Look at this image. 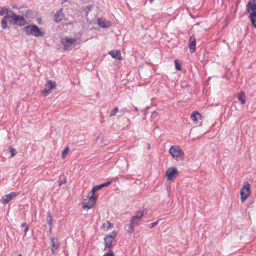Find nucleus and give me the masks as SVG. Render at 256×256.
<instances>
[{"mask_svg":"<svg viewBox=\"0 0 256 256\" xmlns=\"http://www.w3.org/2000/svg\"><path fill=\"white\" fill-rule=\"evenodd\" d=\"M148 213L146 209L138 210L136 211L134 214L131 218L130 223L128 224L127 232L129 234H132L134 232V228L138 226L142 222V218Z\"/></svg>","mask_w":256,"mask_h":256,"instance_id":"1","label":"nucleus"},{"mask_svg":"<svg viewBox=\"0 0 256 256\" xmlns=\"http://www.w3.org/2000/svg\"><path fill=\"white\" fill-rule=\"evenodd\" d=\"M24 30L26 35H31L35 37H43L45 34V32L36 24L26 26L24 27Z\"/></svg>","mask_w":256,"mask_h":256,"instance_id":"2","label":"nucleus"},{"mask_svg":"<svg viewBox=\"0 0 256 256\" xmlns=\"http://www.w3.org/2000/svg\"><path fill=\"white\" fill-rule=\"evenodd\" d=\"M81 42L82 40L80 38H72L68 36L61 40V42L64 46V50H71L72 46L79 44Z\"/></svg>","mask_w":256,"mask_h":256,"instance_id":"3","label":"nucleus"},{"mask_svg":"<svg viewBox=\"0 0 256 256\" xmlns=\"http://www.w3.org/2000/svg\"><path fill=\"white\" fill-rule=\"evenodd\" d=\"M246 10L250 14L249 18L252 25L256 28V3L254 0L249 1L246 5Z\"/></svg>","mask_w":256,"mask_h":256,"instance_id":"4","label":"nucleus"},{"mask_svg":"<svg viewBox=\"0 0 256 256\" xmlns=\"http://www.w3.org/2000/svg\"><path fill=\"white\" fill-rule=\"evenodd\" d=\"M10 18L9 22L11 24L19 26H23L26 24V21L23 16L17 15L12 10H10Z\"/></svg>","mask_w":256,"mask_h":256,"instance_id":"5","label":"nucleus"},{"mask_svg":"<svg viewBox=\"0 0 256 256\" xmlns=\"http://www.w3.org/2000/svg\"><path fill=\"white\" fill-rule=\"evenodd\" d=\"M98 195L95 194L94 193H92V191L89 192L88 196V200H84V204L83 206L84 208H91L94 205L96 200L98 198Z\"/></svg>","mask_w":256,"mask_h":256,"instance_id":"6","label":"nucleus"},{"mask_svg":"<svg viewBox=\"0 0 256 256\" xmlns=\"http://www.w3.org/2000/svg\"><path fill=\"white\" fill-rule=\"evenodd\" d=\"M169 152L176 160H182L184 154L180 148L177 146H172L169 150Z\"/></svg>","mask_w":256,"mask_h":256,"instance_id":"7","label":"nucleus"},{"mask_svg":"<svg viewBox=\"0 0 256 256\" xmlns=\"http://www.w3.org/2000/svg\"><path fill=\"white\" fill-rule=\"evenodd\" d=\"M250 194V184L246 182H244L243 187L240 190V198L244 202Z\"/></svg>","mask_w":256,"mask_h":256,"instance_id":"8","label":"nucleus"},{"mask_svg":"<svg viewBox=\"0 0 256 256\" xmlns=\"http://www.w3.org/2000/svg\"><path fill=\"white\" fill-rule=\"evenodd\" d=\"M178 171L176 168H168L166 172L168 180L174 179L178 175Z\"/></svg>","mask_w":256,"mask_h":256,"instance_id":"9","label":"nucleus"},{"mask_svg":"<svg viewBox=\"0 0 256 256\" xmlns=\"http://www.w3.org/2000/svg\"><path fill=\"white\" fill-rule=\"evenodd\" d=\"M56 82L49 80L48 81L46 85V88L43 90L42 93L44 94H49L56 88Z\"/></svg>","mask_w":256,"mask_h":256,"instance_id":"10","label":"nucleus"},{"mask_svg":"<svg viewBox=\"0 0 256 256\" xmlns=\"http://www.w3.org/2000/svg\"><path fill=\"white\" fill-rule=\"evenodd\" d=\"M19 193L18 192H12L4 196L1 200V202L4 204H8L12 200L18 195Z\"/></svg>","mask_w":256,"mask_h":256,"instance_id":"11","label":"nucleus"},{"mask_svg":"<svg viewBox=\"0 0 256 256\" xmlns=\"http://www.w3.org/2000/svg\"><path fill=\"white\" fill-rule=\"evenodd\" d=\"M50 240L52 247L51 251L52 254H54L56 250L59 249L60 243L58 241V239L55 237L52 238Z\"/></svg>","mask_w":256,"mask_h":256,"instance_id":"12","label":"nucleus"},{"mask_svg":"<svg viewBox=\"0 0 256 256\" xmlns=\"http://www.w3.org/2000/svg\"><path fill=\"white\" fill-rule=\"evenodd\" d=\"M116 234L114 232V236H108L104 238L105 244V249L107 248H112L113 246L112 244L113 240L116 236Z\"/></svg>","mask_w":256,"mask_h":256,"instance_id":"13","label":"nucleus"},{"mask_svg":"<svg viewBox=\"0 0 256 256\" xmlns=\"http://www.w3.org/2000/svg\"><path fill=\"white\" fill-rule=\"evenodd\" d=\"M188 46L190 49V52L193 53L196 48V40L194 36H191L190 38Z\"/></svg>","mask_w":256,"mask_h":256,"instance_id":"14","label":"nucleus"},{"mask_svg":"<svg viewBox=\"0 0 256 256\" xmlns=\"http://www.w3.org/2000/svg\"><path fill=\"white\" fill-rule=\"evenodd\" d=\"M190 118L196 124H197L201 120L202 115L198 112H194L192 114Z\"/></svg>","mask_w":256,"mask_h":256,"instance_id":"15","label":"nucleus"},{"mask_svg":"<svg viewBox=\"0 0 256 256\" xmlns=\"http://www.w3.org/2000/svg\"><path fill=\"white\" fill-rule=\"evenodd\" d=\"M64 18V15L62 12V8L56 11L54 15V20L57 22L62 20Z\"/></svg>","mask_w":256,"mask_h":256,"instance_id":"16","label":"nucleus"},{"mask_svg":"<svg viewBox=\"0 0 256 256\" xmlns=\"http://www.w3.org/2000/svg\"><path fill=\"white\" fill-rule=\"evenodd\" d=\"M111 181H108L106 182L94 186L92 190V193L94 194L97 190H100L104 187L108 186L111 184Z\"/></svg>","mask_w":256,"mask_h":256,"instance_id":"17","label":"nucleus"},{"mask_svg":"<svg viewBox=\"0 0 256 256\" xmlns=\"http://www.w3.org/2000/svg\"><path fill=\"white\" fill-rule=\"evenodd\" d=\"M98 22L100 27L102 28H108L110 26V22L106 20H102V19H98Z\"/></svg>","mask_w":256,"mask_h":256,"instance_id":"18","label":"nucleus"},{"mask_svg":"<svg viewBox=\"0 0 256 256\" xmlns=\"http://www.w3.org/2000/svg\"><path fill=\"white\" fill-rule=\"evenodd\" d=\"M109 54L112 56V58L117 60H121L122 56L121 54L118 50H112L109 52Z\"/></svg>","mask_w":256,"mask_h":256,"instance_id":"19","label":"nucleus"},{"mask_svg":"<svg viewBox=\"0 0 256 256\" xmlns=\"http://www.w3.org/2000/svg\"><path fill=\"white\" fill-rule=\"evenodd\" d=\"M10 19V15H6L4 18L1 20L0 24L2 27L4 29H6L7 28V20Z\"/></svg>","mask_w":256,"mask_h":256,"instance_id":"20","label":"nucleus"},{"mask_svg":"<svg viewBox=\"0 0 256 256\" xmlns=\"http://www.w3.org/2000/svg\"><path fill=\"white\" fill-rule=\"evenodd\" d=\"M10 15V11H9L6 7L0 8V16Z\"/></svg>","mask_w":256,"mask_h":256,"instance_id":"21","label":"nucleus"},{"mask_svg":"<svg viewBox=\"0 0 256 256\" xmlns=\"http://www.w3.org/2000/svg\"><path fill=\"white\" fill-rule=\"evenodd\" d=\"M238 98L239 100L241 101L242 104L245 103L246 96L244 92H242L238 93L237 94Z\"/></svg>","mask_w":256,"mask_h":256,"instance_id":"22","label":"nucleus"},{"mask_svg":"<svg viewBox=\"0 0 256 256\" xmlns=\"http://www.w3.org/2000/svg\"><path fill=\"white\" fill-rule=\"evenodd\" d=\"M52 220H53V218L50 215V212H48V216L46 218V221L47 222L48 224L50 226V228H51V225L52 224Z\"/></svg>","mask_w":256,"mask_h":256,"instance_id":"23","label":"nucleus"},{"mask_svg":"<svg viewBox=\"0 0 256 256\" xmlns=\"http://www.w3.org/2000/svg\"><path fill=\"white\" fill-rule=\"evenodd\" d=\"M66 182V176L64 174H62L60 176L58 180V186H60L62 184Z\"/></svg>","mask_w":256,"mask_h":256,"instance_id":"24","label":"nucleus"},{"mask_svg":"<svg viewBox=\"0 0 256 256\" xmlns=\"http://www.w3.org/2000/svg\"><path fill=\"white\" fill-rule=\"evenodd\" d=\"M69 152L70 148L68 146H66L62 154V158H66V155Z\"/></svg>","mask_w":256,"mask_h":256,"instance_id":"25","label":"nucleus"},{"mask_svg":"<svg viewBox=\"0 0 256 256\" xmlns=\"http://www.w3.org/2000/svg\"><path fill=\"white\" fill-rule=\"evenodd\" d=\"M10 152L12 157L15 156L17 154L16 150L12 147L10 148Z\"/></svg>","mask_w":256,"mask_h":256,"instance_id":"26","label":"nucleus"},{"mask_svg":"<svg viewBox=\"0 0 256 256\" xmlns=\"http://www.w3.org/2000/svg\"><path fill=\"white\" fill-rule=\"evenodd\" d=\"M175 68L177 70H180L182 69L180 64L178 62L177 60H174Z\"/></svg>","mask_w":256,"mask_h":256,"instance_id":"27","label":"nucleus"},{"mask_svg":"<svg viewBox=\"0 0 256 256\" xmlns=\"http://www.w3.org/2000/svg\"><path fill=\"white\" fill-rule=\"evenodd\" d=\"M118 111V106H116L113 110H112L110 112V116H114L116 115V112Z\"/></svg>","mask_w":256,"mask_h":256,"instance_id":"28","label":"nucleus"},{"mask_svg":"<svg viewBox=\"0 0 256 256\" xmlns=\"http://www.w3.org/2000/svg\"><path fill=\"white\" fill-rule=\"evenodd\" d=\"M158 220H156V222H152V223H150V224H149L148 225V226L150 228H152L156 226L158 224Z\"/></svg>","mask_w":256,"mask_h":256,"instance_id":"29","label":"nucleus"},{"mask_svg":"<svg viewBox=\"0 0 256 256\" xmlns=\"http://www.w3.org/2000/svg\"><path fill=\"white\" fill-rule=\"evenodd\" d=\"M29 230V227L28 226H26V227L25 228L24 230V236H26V233L27 232H28Z\"/></svg>","mask_w":256,"mask_h":256,"instance_id":"30","label":"nucleus"},{"mask_svg":"<svg viewBox=\"0 0 256 256\" xmlns=\"http://www.w3.org/2000/svg\"><path fill=\"white\" fill-rule=\"evenodd\" d=\"M22 227H24L25 228L26 227V226H28L26 222H24L22 224H21Z\"/></svg>","mask_w":256,"mask_h":256,"instance_id":"31","label":"nucleus"},{"mask_svg":"<svg viewBox=\"0 0 256 256\" xmlns=\"http://www.w3.org/2000/svg\"><path fill=\"white\" fill-rule=\"evenodd\" d=\"M108 224V227L109 228H112L113 227V224L111 223H110L109 222H107Z\"/></svg>","mask_w":256,"mask_h":256,"instance_id":"32","label":"nucleus"},{"mask_svg":"<svg viewBox=\"0 0 256 256\" xmlns=\"http://www.w3.org/2000/svg\"><path fill=\"white\" fill-rule=\"evenodd\" d=\"M12 8H18V6H16V5L15 4V5H14V6H12Z\"/></svg>","mask_w":256,"mask_h":256,"instance_id":"33","label":"nucleus"},{"mask_svg":"<svg viewBox=\"0 0 256 256\" xmlns=\"http://www.w3.org/2000/svg\"><path fill=\"white\" fill-rule=\"evenodd\" d=\"M154 0H150V3H152Z\"/></svg>","mask_w":256,"mask_h":256,"instance_id":"34","label":"nucleus"},{"mask_svg":"<svg viewBox=\"0 0 256 256\" xmlns=\"http://www.w3.org/2000/svg\"><path fill=\"white\" fill-rule=\"evenodd\" d=\"M114 232H113L112 234H110V236H114Z\"/></svg>","mask_w":256,"mask_h":256,"instance_id":"35","label":"nucleus"},{"mask_svg":"<svg viewBox=\"0 0 256 256\" xmlns=\"http://www.w3.org/2000/svg\"><path fill=\"white\" fill-rule=\"evenodd\" d=\"M135 110L137 111L138 110V108L136 107L135 108Z\"/></svg>","mask_w":256,"mask_h":256,"instance_id":"36","label":"nucleus"}]
</instances>
